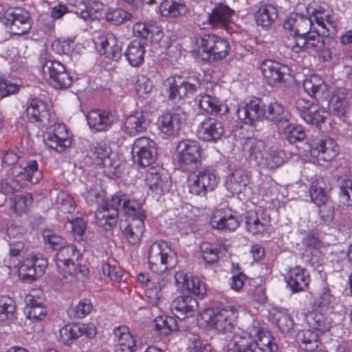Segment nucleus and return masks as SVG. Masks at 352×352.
I'll return each instance as SVG.
<instances>
[{"label": "nucleus", "instance_id": "f257e3e1", "mask_svg": "<svg viewBox=\"0 0 352 352\" xmlns=\"http://www.w3.org/2000/svg\"><path fill=\"white\" fill-rule=\"evenodd\" d=\"M123 212L125 219H121L120 226L125 238L131 242L132 239V206L130 199L126 195L113 196L109 203H105L96 211L95 217L98 223L109 230L117 223L119 212Z\"/></svg>", "mask_w": 352, "mask_h": 352}, {"label": "nucleus", "instance_id": "f03ea898", "mask_svg": "<svg viewBox=\"0 0 352 352\" xmlns=\"http://www.w3.org/2000/svg\"><path fill=\"white\" fill-rule=\"evenodd\" d=\"M197 54L201 60L214 61L226 57L230 51L227 40L213 34H206L197 40Z\"/></svg>", "mask_w": 352, "mask_h": 352}, {"label": "nucleus", "instance_id": "7ed1b4c3", "mask_svg": "<svg viewBox=\"0 0 352 352\" xmlns=\"http://www.w3.org/2000/svg\"><path fill=\"white\" fill-rule=\"evenodd\" d=\"M38 63L43 78L54 88L64 89L72 85V77L60 62L49 59L44 54L39 56Z\"/></svg>", "mask_w": 352, "mask_h": 352}, {"label": "nucleus", "instance_id": "20e7f679", "mask_svg": "<svg viewBox=\"0 0 352 352\" xmlns=\"http://www.w3.org/2000/svg\"><path fill=\"white\" fill-rule=\"evenodd\" d=\"M164 33L162 27L155 23H146L144 22L135 23L133 25V36L140 40H133V48L138 47V60L133 66H139L144 61L145 45L147 41L158 43L163 38Z\"/></svg>", "mask_w": 352, "mask_h": 352}, {"label": "nucleus", "instance_id": "39448f33", "mask_svg": "<svg viewBox=\"0 0 352 352\" xmlns=\"http://www.w3.org/2000/svg\"><path fill=\"white\" fill-rule=\"evenodd\" d=\"M148 261L150 269L160 273L174 267L177 262L175 253L164 241L151 244L148 251Z\"/></svg>", "mask_w": 352, "mask_h": 352}, {"label": "nucleus", "instance_id": "423d86ee", "mask_svg": "<svg viewBox=\"0 0 352 352\" xmlns=\"http://www.w3.org/2000/svg\"><path fill=\"white\" fill-rule=\"evenodd\" d=\"M178 163L185 172H193L201 164L200 148L197 142L184 140L177 147Z\"/></svg>", "mask_w": 352, "mask_h": 352}, {"label": "nucleus", "instance_id": "0eeeda50", "mask_svg": "<svg viewBox=\"0 0 352 352\" xmlns=\"http://www.w3.org/2000/svg\"><path fill=\"white\" fill-rule=\"evenodd\" d=\"M193 172V175L189 178V190L191 194L206 197L208 192L215 189L219 178L214 171L202 168Z\"/></svg>", "mask_w": 352, "mask_h": 352}, {"label": "nucleus", "instance_id": "6e6552de", "mask_svg": "<svg viewBox=\"0 0 352 352\" xmlns=\"http://www.w3.org/2000/svg\"><path fill=\"white\" fill-rule=\"evenodd\" d=\"M236 309L233 307L223 309H210L206 311L202 315V318L212 328L219 332L226 333L231 331L232 321L235 318Z\"/></svg>", "mask_w": 352, "mask_h": 352}, {"label": "nucleus", "instance_id": "1a4fd4ad", "mask_svg": "<svg viewBox=\"0 0 352 352\" xmlns=\"http://www.w3.org/2000/svg\"><path fill=\"white\" fill-rule=\"evenodd\" d=\"M169 83V98L175 102L180 101L193 95L201 85L196 78H184L176 76L168 79Z\"/></svg>", "mask_w": 352, "mask_h": 352}, {"label": "nucleus", "instance_id": "9d476101", "mask_svg": "<svg viewBox=\"0 0 352 352\" xmlns=\"http://www.w3.org/2000/svg\"><path fill=\"white\" fill-rule=\"evenodd\" d=\"M310 154L318 160L329 162L339 153L336 142L326 135L312 136L309 141Z\"/></svg>", "mask_w": 352, "mask_h": 352}, {"label": "nucleus", "instance_id": "9b49d317", "mask_svg": "<svg viewBox=\"0 0 352 352\" xmlns=\"http://www.w3.org/2000/svg\"><path fill=\"white\" fill-rule=\"evenodd\" d=\"M43 141L50 148L57 152H63L70 146L72 138L68 129L63 124H55L43 134Z\"/></svg>", "mask_w": 352, "mask_h": 352}, {"label": "nucleus", "instance_id": "f8f14e48", "mask_svg": "<svg viewBox=\"0 0 352 352\" xmlns=\"http://www.w3.org/2000/svg\"><path fill=\"white\" fill-rule=\"evenodd\" d=\"M287 45L295 53L307 50L318 54L324 48V41L323 37L318 33L309 32L304 36H298Z\"/></svg>", "mask_w": 352, "mask_h": 352}, {"label": "nucleus", "instance_id": "ddd939ff", "mask_svg": "<svg viewBox=\"0 0 352 352\" xmlns=\"http://www.w3.org/2000/svg\"><path fill=\"white\" fill-rule=\"evenodd\" d=\"M265 104L258 98H253L239 105L236 114L245 124L252 125L264 118Z\"/></svg>", "mask_w": 352, "mask_h": 352}, {"label": "nucleus", "instance_id": "4468645a", "mask_svg": "<svg viewBox=\"0 0 352 352\" xmlns=\"http://www.w3.org/2000/svg\"><path fill=\"white\" fill-rule=\"evenodd\" d=\"M145 182L148 188L157 195L168 191L171 185L170 175L161 167H150L146 170Z\"/></svg>", "mask_w": 352, "mask_h": 352}, {"label": "nucleus", "instance_id": "2eb2a0df", "mask_svg": "<svg viewBox=\"0 0 352 352\" xmlns=\"http://www.w3.org/2000/svg\"><path fill=\"white\" fill-rule=\"evenodd\" d=\"M3 23L14 35L25 34L31 28L29 14L21 10L7 11Z\"/></svg>", "mask_w": 352, "mask_h": 352}, {"label": "nucleus", "instance_id": "dca6fc26", "mask_svg": "<svg viewBox=\"0 0 352 352\" xmlns=\"http://www.w3.org/2000/svg\"><path fill=\"white\" fill-rule=\"evenodd\" d=\"M26 114L30 122H38L42 126H48L54 118L50 113L47 104L38 98H32L28 101Z\"/></svg>", "mask_w": 352, "mask_h": 352}, {"label": "nucleus", "instance_id": "f3484780", "mask_svg": "<svg viewBox=\"0 0 352 352\" xmlns=\"http://www.w3.org/2000/svg\"><path fill=\"white\" fill-rule=\"evenodd\" d=\"M186 116L180 109H174L171 112H167L159 117L157 126L160 131L167 136H175L180 131L182 122L185 120Z\"/></svg>", "mask_w": 352, "mask_h": 352}, {"label": "nucleus", "instance_id": "a211bd4d", "mask_svg": "<svg viewBox=\"0 0 352 352\" xmlns=\"http://www.w3.org/2000/svg\"><path fill=\"white\" fill-rule=\"evenodd\" d=\"M210 224L214 229L223 231H234L240 225V221L235 212L230 208L215 211L210 219Z\"/></svg>", "mask_w": 352, "mask_h": 352}, {"label": "nucleus", "instance_id": "6ab92c4d", "mask_svg": "<svg viewBox=\"0 0 352 352\" xmlns=\"http://www.w3.org/2000/svg\"><path fill=\"white\" fill-rule=\"evenodd\" d=\"M260 70L267 83L271 85L285 81L290 72L287 65L272 60L263 61L260 65Z\"/></svg>", "mask_w": 352, "mask_h": 352}, {"label": "nucleus", "instance_id": "aec40b11", "mask_svg": "<svg viewBox=\"0 0 352 352\" xmlns=\"http://www.w3.org/2000/svg\"><path fill=\"white\" fill-rule=\"evenodd\" d=\"M271 218L263 210L248 212L245 217L246 230L252 235H263L270 226Z\"/></svg>", "mask_w": 352, "mask_h": 352}, {"label": "nucleus", "instance_id": "412c9836", "mask_svg": "<svg viewBox=\"0 0 352 352\" xmlns=\"http://www.w3.org/2000/svg\"><path fill=\"white\" fill-rule=\"evenodd\" d=\"M81 256L76 245L66 244L56 252L54 259L58 267H62V266L67 267V272L72 276L75 273L76 265H78V260Z\"/></svg>", "mask_w": 352, "mask_h": 352}, {"label": "nucleus", "instance_id": "4be33fe9", "mask_svg": "<svg viewBox=\"0 0 352 352\" xmlns=\"http://www.w3.org/2000/svg\"><path fill=\"white\" fill-rule=\"evenodd\" d=\"M224 133L222 123L213 118H207L199 123L197 136L206 142H216Z\"/></svg>", "mask_w": 352, "mask_h": 352}, {"label": "nucleus", "instance_id": "5701e85b", "mask_svg": "<svg viewBox=\"0 0 352 352\" xmlns=\"http://www.w3.org/2000/svg\"><path fill=\"white\" fill-rule=\"evenodd\" d=\"M313 19L302 14L292 13L285 21L283 28L294 35L293 41L298 36H304L309 33Z\"/></svg>", "mask_w": 352, "mask_h": 352}, {"label": "nucleus", "instance_id": "b1692460", "mask_svg": "<svg viewBox=\"0 0 352 352\" xmlns=\"http://www.w3.org/2000/svg\"><path fill=\"white\" fill-rule=\"evenodd\" d=\"M197 307V300L190 295L177 296L170 305L174 314L179 319H184L192 315Z\"/></svg>", "mask_w": 352, "mask_h": 352}, {"label": "nucleus", "instance_id": "393cba45", "mask_svg": "<svg viewBox=\"0 0 352 352\" xmlns=\"http://www.w3.org/2000/svg\"><path fill=\"white\" fill-rule=\"evenodd\" d=\"M302 86L305 91L318 102L327 95L328 87L318 75L314 74L307 77L303 81Z\"/></svg>", "mask_w": 352, "mask_h": 352}, {"label": "nucleus", "instance_id": "a878e982", "mask_svg": "<svg viewBox=\"0 0 352 352\" xmlns=\"http://www.w3.org/2000/svg\"><path fill=\"white\" fill-rule=\"evenodd\" d=\"M87 120L91 129L101 131L107 130L116 122V118L107 111L92 110L88 113Z\"/></svg>", "mask_w": 352, "mask_h": 352}, {"label": "nucleus", "instance_id": "bb28decb", "mask_svg": "<svg viewBox=\"0 0 352 352\" xmlns=\"http://www.w3.org/2000/svg\"><path fill=\"white\" fill-rule=\"evenodd\" d=\"M256 349L255 340L248 333V329L241 333H235L230 341L228 352H254Z\"/></svg>", "mask_w": 352, "mask_h": 352}, {"label": "nucleus", "instance_id": "cd10ccee", "mask_svg": "<svg viewBox=\"0 0 352 352\" xmlns=\"http://www.w3.org/2000/svg\"><path fill=\"white\" fill-rule=\"evenodd\" d=\"M234 11L228 6L219 4L210 13H208L207 21L212 28L226 27L230 22Z\"/></svg>", "mask_w": 352, "mask_h": 352}, {"label": "nucleus", "instance_id": "c85d7f7f", "mask_svg": "<svg viewBox=\"0 0 352 352\" xmlns=\"http://www.w3.org/2000/svg\"><path fill=\"white\" fill-rule=\"evenodd\" d=\"M309 275L305 268L296 266L289 270L287 283L292 292L303 291L309 285Z\"/></svg>", "mask_w": 352, "mask_h": 352}, {"label": "nucleus", "instance_id": "c756f323", "mask_svg": "<svg viewBox=\"0 0 352 352\" xmlns=\"http://www.w3.org/2000/svg\"><path fill=\"white\" fill-rule=\"evenodd\" d=\"M264 118L276 124L283 126L289 122L291 116L283 107L276 102L265 104Z\"/></svg>", "mask_w": 352, "mask_h": 352}, {"label": "nucleus", "instance_id": "7c9ffc66", "mask_svg": "<svg viewBox=\"0 0 352 352\" xmlns=\"http://www.w3.org/2000/svg\"><path fill=\"white\" fill-rule=\"evenodd\" d=\"M331 187L324 179L320 178L312 182L309 194L311 201L316 206H321L325 201L330 200L329 197V191Z\"/></svg>", "mask_w": 352, "mask_h": 352}, {"label": "nucleus", "instance_id": "2f4dec72", "mask_svg": "<svg viewBox=\"0 0 352 352\" xmlns=\"http://www.w3.org/2000/svg\"><path fill=\"white\" fill-rule=\"evenodd\" d=\"M264 150L263 142L254 138H248L243 144V151L246 157L255 161L258 164L263 163V156L265 154Z\"/></svg>", "mask_w": 352, "mask_h": 352}, {"label": "nucleus", "instance_id": "473e14b6", "mask_svg": "<svg viewBox=\"0 0 352 352\" xmlns=\"http://www.w3.org/2000/svg\"><path fill=\"white\" fill-rule=\"evenodd\" d=\"M249 183L247 172L243 169H236L232 173L226 182L228 189L232 193H240Z\"/></svg>", "mask_w": 352, "mask_h": 352}, {"label": "nucleus", "instance_id": "72a5a7b5", "mask_svg": "<svg viewBox=\"0 0 352 352\" xmlns=\"http://www.w3.org/2000/svg\"><path fill=\"white\" fill-rule=\"evenodd\" d=\"M162 16L175 18L186 12V6L183 0H164L159 7Z\"/></svg>", "mask_w": 352, "mask_h": 352}, {"label": "nucleus", "instance_id": "f704fd0d", "mask_svg": "<svg viewBox=\"0 0 352 352\" xmlns=\"http://www.w3.org/2000/svg\"><path fill=\"white\" fill-rule=\"evenodd\" d=\"M277 17V9L271 4L261 6L254 14L256 23L263 27L270 25Z\"/></svg>", "mask_w": 352, "mask_h": 352}, {"label": "nucleus", "instance_id": "c9c22d12", "mask_svg": "<svg viewBox=\"0 0 352 352\" xmlns=\"http://www.w3.org/2000/svg\"><path fill=\"white\" fill-rule=\"evenodd\" d=\"M199 106L206 112L214 114H223L228 109L218 98L209 94L200 96Z\"/></svg>", "mask_w": 352, "mask_h": 352}, {"label": "nucleus", "instance_id": "e433bc0d", "mask_svg": "<svg viewBox=\"0 0 352 352\" xmlns=\"http://www.w3.org/2000/svg\"><path fill=\"white\" fill-rule=\"evenodd\" d=\"M330 111L338 117H343L349 108L348 101L345 93L342 91H337L333 93L329 100Z\"/></svg>", "mask_w": 352, "mask_h": 352}, {"label": "nucleus", "instance_id": "4c0bfd02", "mask_svg": "<svg viewBox=\"0 0 352 352\" xmlns=\"http://www.w3.org/2000/svg\"><path fill=\"white\" fill-rule=\"evenodd\" d=\"M297 340L300 347L305 351H314L318 346L317 333L309 329L299 331Z\"/></svg>", "mask_w": 352, "mask_h": 352}, {"label": "nucleus", "instance_id": "58836bf2", "mask_svg": "<svg viewBox=\"0 0 352 352\" xmlns=\"http://www.w3.org/2000/svg\"><path fill=\"white\" fill-rule=\"evenodd\" d=\"M248 333L252 339L255 340L256 348L258 349L261 347H265L267 342H272L273 337L269 331L261 328L258 322H253L252 325L248 327Z\"/></svg>", "mask_w": 352, "mask_h": 352}, {"label": "nucleus", "instance_id": "ea45409f", "mask_svg": "<svg viewBox=\"0 0 352 352\" xmlns=\"http://www.w3.org/2000/svg\"><path fill=\"white\" fill-rule=\"evenodd\" d=\"M114 335L117 338L119 346L117 352H132V336L129 327L120 326L114 329Z\"/></svg>", "mask_w": 352, "mask_h": 352}, {"label": "nucleus", "instance_id": "a19ab883", "mask_svg": "<svg viewBox=\"0 0 352 352\" xmlns=\"http://www.w3.org/2000/svg\"><path fill=\"white\" fill-rule=\"evenodd\" d=\"M10 207L16 214H21L28 212L32 203V197L30 193L16 195L10 199Z\"/></svg>", "mask_w": 352, "mask_h": 352}, {"label": "nucleus", "instance_id": "79ce46f5", "mask_svg": "<svg viewBox=\"0 0 352 352\" xmlns=\"http://www.w3.org/2000/svg\"><path fill=\"white\" fill-rule=\"evenodd\" d=\"M272 321L283 333L289 332L294 327V322L290 315L285 310H275L272 313Z\"/></svg>", "mask_w": 352, "mask_h": 352}, {"label": "nucleus", "instance_id": "37998d69", "mask_svg": "<svg viewBox=\"0 0 352 352\" xmlns=\"http://www.w3.org/2000/svg\"><path fill=\"white\" fill-rule=\"evenodd\" d=\"M282 126L285 139L291 144L302 141L306 137L305 130L301 126L290 124L289 122Z\"/></svg>", "mask_w": 352, "mask_h": 352}, {"label": "nucleus", "instance_id": "c03bdc74", "mask_svg": "<svg viewBox=\"0 0 352 352\" xmlns=\"http://www.w3.org/2000/svg\"><path fill=\"white\" fill-rule=\"evenodd\" d=\"M111 148L105 144H98L94 147L93 155L95 157V162L97 165L104 167H111L113 166L109 157Z\"/></svg>", "mask_w": 352, "mask_h": 352}, {"label": "nucleus", "instance_id": "a18cd8bd", "mask_svg": "<svg viewBox=\"0 0 352 352\" xmlns=\"http://www.w3.org/2000/svg\"><path fill=\"white\" fill-rule=\"evenodd\" d=\"M146 218L145 211L138 206L136 210L133 205V226L136 231L133 230V243L135 241H140L141 238L145 230L144 219Z\"/></svg>", "mask_w": 352, "mask_h": 352}, {"label": "nucleus", "instance_id": "49530a36", "mask_svg": "<svg viewBox=\"0 0 352 352\" xmlns=\"http://www.w3.org/2000/svg\"><path fill=\"white\" fill-rule=\"evenodd\" d=\"M307 322L314 329L324 333L330 328V322L321 313H311L307 317Z\"/></svg>", "mask_w": 352, "mask_h": 352}, {"label": "nucleus", "instance_id": "de8ad7c7", "mask_svg": "<svg viewBox=\"0 0 352 352\" xmlns=\"http://www.w3.org/2000/svg\"><path fill=\"white\" fill-rule=\"evenodd\" d=\"M55 203L58 210L64 214L73 213L76 210L74 199L65 192H58Z\"/></svg>", "mask_w": 352, "mask_h": 352}, {"label": "nucleus", "instance_id": "09e8293b", "mask_svg": "<svg viewBox=\"0 0 352 352\" xmlns=\"http://www.w3.org/2000/svg\"><path fill=\"white\" fill-rule=\"evenodd\" d=\"M284 161V153L280 151L270 149L263 156V163L261 165L266 166L270 169L280 166Z\"/></svg>", "mask_w": 352, "mask_h": 352}, {"label": "nucleus", "instance_id": "8fccbe9b", "mask_svg": "<svg viewBox=\"0 0 352 352\" xmlns=\"http://www.w3.org/2000/svg\"><path fill=\"white\" fill-rule=\"evenodd\" d=\"M38 172V163L36 160L28 162L25 167L15 166L13 174L16 177H21L22 179L28 180L33 182V175Z\"/></svg>", "mask_w": 352, "mask_h": 352}, {"label": "nucleus", "instance_id": "3c124183", "mask_svg": "<svg viewBox=\"0 0 352 352\" xmlns=\"http://www.w3.org/2000/svg\"><path fill=\"white\" fill-rule=\"evenodd\" d=\"M60 336L64 344L69 345L80 337L78 324L66 325L60 330Z\"/></svg>", "mask_w": 352, "mask_h": 352}, {"label": "nucleus", "instance_id": "603ef678", "mask_svg": "<svg viewBox=\"0 0 352 352\" xmlns=\"http://www.w3.org/2000/svg\"><path fill=\"white\" fill-rule=\"evenodd\" d=\"M19 275L20 278L25 281H33L41 275L38 274V271L34 267L32 261L27 259L19 267Z\"/></svg>", "mask_w": 352, "mask_h": 352}, {"label": "nucleus", "instance_id": "864d4df0", "mask_svg": "<svg viewBox=\"0 0 352 352\" xmlns=\"http://www.w3.org/2000/svg\"><path fill=\"white\" fill-rule=\"evenodd\" d=\"M15 311L14 301L8 297H2L0 298V321L13 318Z\"/></svg>", "mask_w": 352, "mask_h": 352}, {"label": "nucleus", "instance_id": "5fc2aeb1", "mask_svg": "<svg viewBox=\"0 0 352 352\" xmlns=\"http://www.w3.org/2000/svg\"><path fill=\"white\" fill-rule=\"evenodd\" d=\"M43 238L47 249L59 252L66 245V241L63 238L55 234H50L49 232L43 234Z\"/></svg>", "mask_w": 352, "mask_h": 352}, {"label": "nucleus", "instance_id": "6e6d98bb", "mask_svg": "<svg viewBox=\"0 0 352 352\" xmlns=\"http://www.w3.org/2000/svg\"><path fill=\"white\" fill-rule=\"evenodd\" d=\"M319 208L318 215L321 223H329L331 222L334 217V204L331 200H328L321 206H317Z\"/></svg>", "mask_w": 352, "mask_h": 352}, {"label": "nucleus", "instance_id": "4d7b16f0", "mask_svg": "<svg viewBox=\"0 0 352 352\" xmlns=\"http://www.w3.org/2000/svg\"><path fill=\"white\" fill-rule=\"evenodd\" d=\"M203 259L208 263H214L219 259V250L211 243L204 242L200 245Z\"/></svg>", "mask_w": 352, "mask_h": 352}, {"label": "nucleus", "instance_id": "13d9d810", "mask_svg": "<svg viewBox=\"0 0 352 352\" xmlns=\"http://www.w3.org/2000/svg\"><path fill=\"white\" fill-rule=\"evenodd\" d=\"M8 241L10 245V256L15 257L18 261H20L21 258H22L27 252V248L25 247L23 239H11Z\"/></svg>", "mask_w": 352, "mask_h": 352}, {"label": "nucleus", "instance_id": "bf43d9fd", "mask_svg": "<svg viewBox=\"0 0 352 352\" xmlns=\"http://www.w3.org/2000/svg\"><path fill=\"white\" fill-rule=\"evenodd\" d=\"M188 351L189 352H205V349H209V352H212L211 345L201 340L200 337L196 334H190L188 337Z\"/></svg>", "mask_w": 352, "mask_h": 352}, {"label": "nucleus", "instance_id": "052dcab7", "mask_svg": "<svg viewBox=\"0 0 352 352\" xmlns=\"http://www.w3.org/2000/svg\"><path fill=\"white\" fill-rule=\"evenodd\" d=\"M136 153L138 157L137 162L139 166H149L155 160L156 152L153 146L142 151H136Z\"/></svg>", "mask_w": 352, "mask_h": 352}, {"label": "nucleus", "instance_id": "680f3d73", "mask_svg": "<svg viewBox=\"0 0 352 352\" xmlns=\"http://www.w3.org/2000/svg\"><path fill=\"white\" fill-rule=\"evenodd\" d=\"M340 202L347 206H352V181L344 180L340 186Z\"/></svg>", "mask_w": 352, "mask_h": 352}, {"label": "nucleus", "instance_id": "e2e57ef3", "mask_svg": "<svg viewBox=\"0 0 352 352\" xmlns=\"http://www.w3.org/2000/svg\"><path fill=\"white\" fill-rule=\"evenodd\" d=\"M131 14L122 9H116L109 12L106 14V19L113 25H119L126 20H129Z\"/></svg>", "mask_w": 352, "mask_h": 352}, {"label": "nucleus", "instance_id": "0e129e2a", "mask_svg": "<svg viewBox=\"0 0 352 352\" xmlns=\"http://www.w3.org/2000/svg\"><path fill=\"white\" fill-rule=\"evenodd\" d=\"M335 297L331 295L329 287H324L319 296L316 297L313 301V305L316 307L329 306L334 302Z\"/></svg>", "mask_w": 352, "mask_h": 352}, {"label": "nucleus", "instance_id": "69168bd1", "mask_svg": "<svg viewBox=\"0 0 352 352\" xmlns=\"http://www.w3.org/2000/svg\"><path fill=\"white\" fill-rule=\"evenodd\" d=\"M149 124L148 115L146 112L136 111L133 113V129L136 133L144 131Z\"/></svg>", "mask_w": 352, "mask_h": 352}, {"label": "nucleus", "instance_id": "338daca9", "mask_svg": "<svg viewBox=\"0 0 352 352\" xmlns=\"http://www.w3.org/2000/svg\"><path fill=\"white\" fill-rule=\"evenodd\" d=\"M167 280L164 278L157 279L154 285L146 290V295L151 300H157L162 296V291L167 285Z\"/></svg>", "mask_w": 352, "mask_h": 352}, {"label": "nucleus", "instance_id": "774afa93", "mask_svg": "<svg viewBox=\"0 0 352 352\" xmlns=\"http://www.w3.org/2000/svg\"><path fill=\"white\" fill-rule=\"evenodd\" d=\"M326 119L324 112H321L318 110V105L316 104V109H311L308 114L305 115L304 120L311 124H315L317 126H320L322 123L324 122Z\"/></svg>", "mask_w": 352, "mask_h": 352}]
</instances>
